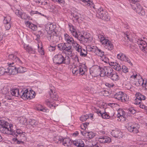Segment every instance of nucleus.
I'll return each instance as SVG.
<instances>
[{
    "mask_svg": "<svg viewBox=\"0 0 147 147\" xmlns=\"http://www.w3.org/2000/svg\"><path fill=\"white\" fill-rule=\"evenodd\" d=\"M53 63L57 65L62 64L68 65L70 63L69 57L67 56L64 57L61 53H59L55 55L53 57Z\"/></svg>",
    "mask_w": 147,
    "mask_h": 147,
    "instance_id": "1",
    "label": "nucleus"
},
{
    "mask_svg": "<svg viewBox=\"0 0 147 147\" xmlns=\"http://www.w3.org/2000/svg\"><path fill=\"white\" fill-rule=\"evenodd\" d=\"M72 143L78 147H84V145L83 141L81 139L76 140L72 142L69 138H64L62 144L65 146L69 147L71 146Z\"/></svg>",
    "mask_w": 147,
    "mask_h": 147,
    "instance_id": "2",
    "label": "nucleus"
},
{
    "mask_svg": "<svg viewBox=\"0 0 147 147\" xmlns=\"http://www.w3.org/2000/svg\"><path fill=\"white\" fill-rule=\"evenodd\" d=\"M13 131L8 122L4 120H0V131L1 133L11 134L12 132Z\"/></svg>",
    "mask_w": 147,
    "mask_h": 147,
    "instance_id": "3",
    "label": "nucleus"
},
{
    "mask_svg": "<svg viewBox=\"0 0 147 147\" xmlns=\"http://www.w3.org/2000/svg\"><path fill=\"white\" fill-rule=\"evenodd\" d=\"M98 37L105 49L110 51L113 49L114 46L112 43L109 40L106 39L103 35L99 34L98 35Z\"/></svg>",
    "mask_w": 147,
    "mask_h": 147,
    "instance_id": "4",
    "label": "nucleus"
},
{
    "mask_svg": "<svg viewBox=\"0 0 147 147\" xmlns=\"http://www.w3.org/2000/svg\"><path fill=\"white\" fill-rule=\"evenodd\" d=\"M126 127L129 132L136 134L138 132L140 126L138 124L129 122L126 125Z\"/></svg>",
    "mask_w": 147,
    "mask_h": 147,
    "instance_id": "5",
    "label": "nucleus"
},
{
    "mask_svg": "<svg viewBox=\"0 0 147 147\" xmlns=\"http://www.w3.org/2000/svg\"><path fill=\"white\" fill-rule=\"evenodd\" d=\"M25 134V132H23L20 129H18L16 131L13 130L12 131L11 133V135L15 137H16V138H15L16 140H17L18 139L21 140H24L26 138Z\"/></svg>",
    "mask_w": 147,
    "mask_h": 147,
    "instance_id": "6",
    "label": "nucleus"
},
{
    "mask_svg": "<svg viewBox=\"0 0 147 147\" xmlns=\"http://www.w3.org/2000/svg\"><path fill=\"white\" fill-rule=\"evenodd\" d=\"M96 16L98 18L105 21H108L109 20L108 16V13L104 10H96Z\"/></svg>",
    "mask_w": 147,
    "mask_h": 147,
    "instance_id": "7",
    "label": "nucleus"
},
{
    "mask_svg": "<svg viewBox=\"0 0 147 147\" xmlns=\"http://www.w3.org/2000/svg\"><path fill=\"white\" fill-rule=\"evenodd\" d=\"M7 64L8 65V72L12 75H15L17 73V70L16 67H15L14 63L12 62L11 63H8Z\"/></svg>",
    "mask_w": 147,
    "mask_h": 147,
    "instance_id": "8",
    "label": "nucleus"
},
{
    "mask_svg": "<svg viewBox=\"0 0 147 147\" xmlns=\"http://www.w3.org/2000/svg\"><path fill=\"white\" fill-rule=\"evenodd\" d=\"M100 67L98 65H94L90 69V74L94 77L98 76L100 73Z\"/></svg>",
    "mask_w": 147,
    "mask_h": 147,
    "instance_id": "9",
    "label": "nucleus"
},
{
    "mask_svg": "<svg viewBox=\"0 0 147 147\" xmlns=\"http://www.w3.org/2000/svg\"><path fill=\"white\" fill-rule=\"evenodd\" d=\"M56 28V24H47L46 26V30L47 32V34H51L53 32H57L55 29Z\"/></svg>",
    "mask_w": 147,
    "mask_h": 147,
    "instance_id": "10",
    "label": "nucleus"
},
{
    "mask_svg": "<svg viewBox=\"0 0 147 147\" xmlns=\"http://www.w3.org/2000/svg\"><path fill=\"white\" fill-rule=\"evenodd\" d=\"M90 34L87 32H85L82 36L81 42L83 44L91 42V38H90Z\"/></svg>",
    "mask_w": 147,
    "mask_h": 147,
    "instance_id": "11",
    "label": "nucleus"
},
{
    "mask_svg": "<svg viewBox=\"0 0 147 147\" xmlns=\"http://www.w3.org/2000/svg\"><path fill=\"white\" fill-rule=\"evenodd\" d=\"M51 34H47L48 39L50 41L57 42L59 40V36H58L57 32H53Z\"/></svg>",
    "mask_w": 147,
    "mask_h": 147,
    "instance_id": "12",
    "label": "nucleus"
},
{
    "mask_svg": "<svg viewBox=\"0 0 147 147\" xmlns=\"http://www.w3.org/2000/svg\"><path fill=\"white\" fill-rule=\"evenodd\" d=\"M117 57L118 59H120L121 61L127 62L130 65H133L132 63L131 62L130 59L127 57L122 53H120L117 54Z\"/></svg>",
    "mask_w": 147,
    "mask_h": 147,
    "instance_id": "13",
    "label": "nucleus"
},
{
    "mask_svg": "<svg viewBox=\"0 0 147 147\" xmlns=\"http://www.w3.org/2000/svg\"><path fill=\"white\" fill-rule=\"evenodd\" d=\"M8 58L9 60H12V62H14V64L20 65L22 63L20 59L13 54L9 55L8 56Z\"/></svg>",
    "mask_w": 147,
    "mask_h": 147,
    "instance_id": "14",
    "label": "nucleus"
},
{
    "mask_svg": "<svg viewBox=\"0 0 147 147\" xmlns=\"http://www.w3.org/2000/svg\"><path fill=\"white\" fill-rule=\"evenodd\" d=\"M73 74L75 75H77L79 73L81 75L84 74L85 71L84 70V68L82 66H79L77 67H75L72 69Z\"/></svg>",
    "mask_w": 147,
    "mask_h": 147,
    "instance_id": "15",
    "label": "nucleus"
},
{
    "mask_svg": "<svg viewBox=\"0 0 147 147\" xmlns=\"http://www.w3.org/2000/svg\"><path fill=\"white\" fill-rule=\"evenodd\" d=\"M11 20V18L9 16H7L4 17L3 23L5 24V28L6 31L9 30L11 27L10 22Z\"/></svg>",
    "mask_w": 147,
    "mask_h": 147,
    "instance_id": "16",
    "label": "nucleus"
},
{
    "mask_svg": "<svg viewBox=\"0 0 147 147\" xmlns=\"http://www.w3.org/2000/svg\"><path fill=\"white\" fill-rule=\"evenodd\" d=\"M114 97L115 98L120 100L121 102H125L126 101L125 98L123 97V92H122L116 93L114 95Z\"/></svg>",
    "mask_w": 147,
    "mask_h": 147,
    "instance_id": "17",
    "label": "nucleus"
},
{
    "mask_svg": "<svg viewBox=\"0 0 147 147\" xmlns=\"http://www.w3.org/2000/svg\"><path fill=\"white\" fill-rule=\"evenodd\" d=\"M99 141L101 143H109L111 142V138L106 136H101L98 138Z\"/></svg>",
    "mask_w": 147,
    "mask_h": 147,
    "instance_id": "18",
    "label": "nucleus"
},
{
    "mask_svg": "<svg viewBox=\"0 0 147 147\" xmlns=\"http://www.w3.org/2000/svg\"><path fill=\"white\" fill-rule=\"evenodd\" d=\"M106 76L110 78L111 74L113 73V70L112 68L110 67H105V69Z\"/></svg>",
    "mask_w": 147,
    "mask_h": 147,
    "instance_id": "19",
    "label": "nucleus"
},
{
    "mask_svg": "<svg viewBox=\"0 0 147 147\" xmlns=\"http://www.w3.org/2000/svg\"><path fill=\"white\" fill-rule=\"evenodd\" d=\"M53 91L51 89H50V91L49 92V94L50 97V98L54 100H58V96L57 95L56 92Z\"/></svg>",
    "mask_w": 147,
    "mask_h": 147,
    "instance_id": "20",
    "label": "nucleus"
},
{
    "mask_svg": "<svg viewBox=\"0 0 147 147\" xmlns=\"http://www.w3.org/2000/svg\"><path fill=\"white\" fill-rule=\"evenodd\" d=\"M25 24L27 27L29 28L33 31H36L37 30V26L29 21H27L25 22Z\"/></svg>",
    "mask_w": 147,
    "mask_h": 147,
    "instance_id": "21",
    "label": "nucleus"
},
{
    "mask_svg": "<svg viewBox=\"0 0 147 147\" xmlns=\"http://www.w3.org/2000/svg\"><path fill=\"white\" fill-rule=\"evenodd\" d=\"M24 48L27 52L29 53L34 54L35 52V50L29 45H24Z\"/></svg>",
    "mask_w": 147,
    "mask_h": 147,
    "instance_id": "22",
    "label": "nucleus"
},
{
    "mask_svg": "<svg viewBox=\"0 0 147 147\" xmlns=\"http://www.w3.org/2000/svg\"><path fill=\"white\" fill-rule=\"evenodd\" d=\"M112 136L115 138H120L121 137V132L120 131L115 130L111 132Z\"/></svg>",
    "mask_w": 147,
    "mask_h": 147,
    "instance_id": "23",
    "label": "nucleus"
},
{
    "mask_svg": "<svg viewBox=\"0 0 147 147\" xmlns=\"http://www.w3.org/2000/svg\"><path fill=\"white\" fill-rule=\"evenodd\" d=\"M75 38L81 41L82 34L78 30H77L72 34Z\"/></svg>",
    "mask_w": 147,
    "mask_h": 147,
    "instance_id": "24",
    "label": "nucleus"
},
{
    "mask_svg": "<svg viewBox=\"0 0 147 147\" xmlns=\"http://www.w3.org/2000/svg\"><path fill=\"white\" fill-rule=\"evenodd\" d=\"M72 51V49L71 46L67 44V47L65 48V49L64 52H65V53H67L68 55H69L71 54Z\"/></svg>",
    "mask_w": 147,
    "mask_h": 147,
    "instance_id": "25",
    "label": "nucleus"
},
{
    "mask_svg": "<svg viewBox=\"0 0 147 147\" xmlns=\"http://www.w3.org/2000/svg\"><path fill=\"white\" fill-rule=\"evenodd\" d=\"M135 96L137 99L141 101L145 100L146 98V97L144 95H142L141 93L139 92H137Z\"/></svg>",
    "mask_w": 147,
    "mask_h": 147,
    "instance_id": "26",
    "label": "nucleus"
},
{
    "mask_svg": "<svg viewBox=\"0 0 147 147\" xmlns=\"http://www.w3.org/2000/svg\"><path fill=\"white\" fill-rule=\"evenodd\" d=\"M10 93L12 96L19 97V90L18 89H13L11 90Z\"/></svg>",
    "mask_w": 147,
    "mask_h": 147,
    "instance_id": "27",
    "label": "nucleus"
},
{
    "mask_svg": "<svg viewBox=\"0 0 147 147\" xmlns=\"http://www.w3.org/2000/svg\"><path fill=\"white\" fill-rule=\"evenodd\" d=\"M112 65L113 66V68L116 70L118 71H121V67L120 65L116 62H113Z\"/></svg>",
    "mask_w": 147,
    "mask_h": 147,
    "instance_id": "28",
    "label": "nucleus"
},
{
    "mask_svg": "<svg viewBox=\"0 0 147 147\" xmlns=\"http://www.w3.org/2000/svg\"><path fill=\"white\" fill-rule=\"evenodd\" d=\"M111 75L110 78L112 80L117 81L119 79V76L117 73L113 72Z\"/></svg>",
    "mask_w": 147,
    "mask_h": 147,
    "instance_id": "29",
    "label": "nucleus"
},
{
    "mask_svg": "<svg viewBox=\"0 0 147 147\" xmlns=\"http://www.w3.org/2000/svg\"><path fill=\"white\" fill-rule=\"evenodd\" d=\"M87 49H83L82 51L79 52L80 55L81 56L83 57H86L87 54Z\"/></svg>",
    "mask_w": 147,
    "mask_h": 147,
    "instance_id": "30",
    "label": "nucleus"
},
{
    "mask_svg": "<svg viewBox=\"0 0 147 147\" xmlns=\"http://www.w3.org/2000/svg\"><path fill=\"white\" fill-rule=\"evenodd\" d=\"M1 91L3 94L8 96L9 94V89L6 87H4L1 89Z\"/></svg>",
    "mask_w": 147,
    "mask_h": 147,
    "instance_id": "31",
    "label": "nucleus"
},
{
    "mask_svg": "<svg viewBox=\"0 0 147 147\" xmlns=\"http://www.w3.org/2000/svg\"><path fill=\"white\" fill-rule=\"evenodd\" d=\"M105 67L104 68H101L100 67V73L99 75H100L101 77H103L105 76H106L105 71Z\"/></svg>",
    "mask_w": 147,
    "mask_h": 147,
    "instance_id": "32",
    "label": "nucleus"
},
{
    "mask_svg": "<svg viewBox=\"0 0 147 147\" xmlns=\"http://www.w3.org/2000/svg\"><path fill=\"white\" fill-rule=\"evenodd\" d=\"M97 52L96 53V54L100 57H102L104 56L105 53L104 51L98 48L97 49Z\"/></svg>",
    "mask_w": 147,
    "mask_h": 147,
    "instance_id": "33",
    "label": "nucleus"
},
{
    "mask_svg": "<svg viewBox=\"0 0 147 147\" xmlns=\"http://www.w3.org/2000/svg\"><path fill=\"white\" fill-rule=\"evenodd\" d=\"M17 73H22L25 72L26 70V68L24 67H23L21 66L19 67L18 68Z\"/></svg>",
    "mask_w": 147,
    "mask_h": 147,
    "instance_id": "34",
    "label": "nucleus"
},
{
    "mask_svg": "<svg viewBox=\"0 0 147 147\" xmlns=\"http://www.w3.org/2000/svg\"><path fill=\"white\" fill-rule=\"evenodd\" d=\"M146 42L144 41H143L142 40H140V39H138V40L137 41V43L139 45V47L140 48H141V46L142 47L143 45L145 44Z\"/></svg>",
    "mask_w": 147,
    "mask_h": 147,
    "instance_id": "35",
    "label": "nucleus"
},
{
    "mask_svg": "<svg viewBox=\"0 0 147 147\" xmlns=\"http://www.w3.org/2000/svg\"><path fill=\"white\" fill-rule=\"evenodd\" d=\"M140 49L143 52L147 53V44L146 42L142 47L141 46Z\"/></svg>",
    "mask_w": 147,
    "mask_h": 147,
    "instance_id": "36",
    "label": "nucleus"
},
{
    "mask_svg": "<svg viewBox=\"0 0 147 147\" xmlns=\"http://www.w3.org/2000/svg\"><path fill=\"white\" fill-rule=\"evenodd\" d=\"M37 109L39 111H42L44 112H48V109H47L44 108L41 105L39 106V107H38Z\"/></svg>",
    "mask_w": 147,
    "mask_h": 147,
    "instance_id": "37",
    "label": "nucleus"
},
{
    "mask_svg": "<svg viewBox=\"0 0 147 147\" xmlns=\"http://www.w3.org/2000/svg\"><path fill=\"white\" fill-rule=\"evenodd\" d=\"M28 122L29 124L32 126H33V125H36L38 124V122L32 119H30Z\"/></svg>",
    "mask_w": 147,
    "mask_h": 147,
    "instance_id": "38",
    "label": "nucleus"
},
{
    "mask_svg": "<svg viewBox=\"0 0 147 147\" xmlns=\"http://www.w3.org/2000/svg\"><path fill=\"white\" fill-rule=\"evenodd\" d=\"M135 11L140 15H144L145 14V11L144 10H135Z\"/></svg>",
    "mask_w": 147,
    "mask_h": 147,
    "instance_id": "39",
    "label": "nucleus"
},
{
    "mask_svg": "<svg viewBox=\"0 0 147 147\" xmlns=\"http://www.w3.org/2000/svg\"><path fill=\"white\" fill-rule=\"evenodd\" d=\"M134 9L133 8V9H142L141 5L139 3H137L136 4H134L133 5Z\"/></svg>",
    "mask_w": 147,
    "mask_h": 147,
    "instance_id": "40",
    "label": "nucleus"
},
{
    "mask_svg": "<svg viewBox=\"0 0 147 147\" xmlns=\"http://www.w3.org/2000/svg\"><path fill=\"white\" fill-rule=\"evenodd\" d=\"M89 117V116L87 115L82 116L80 118V120L84 121L86 120Z\"/></svg>",
    "mask_w": 147,
    "mask_h": 147,
    "instance_id": "41",
    "label": "nucleus"
},
{
    "mask_svg": "<svg viewBox=\"0 0 147 147\" xmlns=\"http://www.w3.org/2000/svg\"><path fill=\"white\" fill-rule=\"evenodd\" d=\"M103 119H108L110 117L105 111V112L102 113L101 116Z\"/></svg>",
    "mask_w": 147,
    "mask_h": 147,
    "instance_id": "42",
    "label": "nucleus"
},
{
    "mask_svg": "<svg viewBox=\"0 0 147 147\" xmlns=\"http://www.w3.org/2000/svg\"><path fill=\"white\" fill-rule=\"evenodd\" d=\"M86 134H87V136H88V138L90 139H91L94 137L95 135L94 134L92 131L87 132Z\"/></svg>",
    "mask_w": 147,
    "mask_h": 147,
    "instance_id": "43",
    "label": "nucleus"
},
{
    "mask_svg": "<svg viewBox=\"0 0 147 147\" xmlns=\"http://www.w3.org/2000/svg\"><path fill=\"white\" fill-rule=\"evenodd\" d=\"M56 49V45H50L49 47V50L50 52L54 51Z\"/></svg>",
    "mask_w": 147,
    "mask_h": 147,
    "instance_id": "44",
    "label": "nucleus"
},
{
    "mask_svg": "<svg viewBox=\"0 0 147 147\" xmlns=\"http://www.w3.org/2000/svg\"><path fill=\"white\" fill-rule=\"evenodd\" d=\"M7 71H5V69L3 67H0V75H3L5 73H7Z\"/></svg>",
    "mask_w": 147,
    "mask_h": 147,
    "instance_id": "45",
    "label": "nucleus"
},
{
    "mask_svg": "<svg viewBox=\"0 0 147 147\" xmlns=\"http://www.w3.org/2000/svg\"><path fill=\"white\" fill-rule=\"evenodd\" d=\"M127 111H128V113L132 114H134L136 112V111L133 107H131L128 109Z\"/></svg>",
    "mask_w": 147,
    "mask_h": 147,
    "instance_id": "46",
    "label": "nucleus"
},
{
    "mask_svg": "<svg viewBox=\"0 0 147 147\" xmlns=\"http://www.w3.org/2000/svg\"><path fill=\"white\" fill-rule=\"evenodd\" d=\"M34 97L35 95L34 94L32 95V96H31L30 92H29L28 91V92H27V98H26V99H31L34 98Z\"/></svg>",
    "mask_w": 147,
    "mask_h": 147,
    "instance_id": "47",
    "label": "nucleus"
},
{
    "mask_svg": "<svg viewBox=\"0 0 147 147\" xmlns=\"http://www.w3.org/2000/svg\"><path fill=\"white\" fill-rule=\"evenodd\" d=\"M136 84L138 86L143 85V82H142V79L138 80V82H136Z\"/></svg>",
    "mask_w": 147,
    "mask_h": 147,
    "instance_id": "48",
    "label": "nucleus"
},
{
    "mask_svg": "<svg viewBox=\"0 0 147 147\" xmlns=\"http://www.w3.org/2000/svg\"><path fill=\"white\" fill-rule=\"evenodd\" d=\"M22 12V10H16L15 11V13L19 17H20Z\"/></svg>",
    "mask_w": 147,
    "mask_h": 147,
    "instance_id": "49",
    "label": "nucleus"
},
{
    "mask_svg": "<svg viewBox=\"0 0 147 147\" xmlns=\"http://www.w3.org/2000/svg\"><path fill=\"white\" fill-rule=\"evenodd\" d=\"M121 69L123 71L124 73H126L128 72V68L125 65L122 66V68Z\"/></svg>",
    "mask_w": 147,
    "mask_h": 147,
    "instance_id": "50",
    "label": "nucleus"
},
{
    "mask_svg": "<svg viewBox=\"0 0 147 147\" xmlns=\"http://www.w3.org/2000/svg\"><path fill=\"white\" fill-rule=\"evenodd\" d=\"M62 45L61 46V51H64L65 49V48L67 47V43H62Z\"/></svg>",
    "mask_w": 147,
    "mask_h": 147,
    "instance_id": "51",
    "label": "nucleus"
},
{
    "mask_svg": "<svg viewBox=\"0 0 147 147\" xmlns=\"http://www.w3.org/2000/svg\"><path fill=\"white\" fill-rule=\"evenodd\" d=\"M77 30L74 28L73 26H71L70 27V30L71 31L72 34H73Z\"/></svg>",
    "mask_w": 147,
    "mask_h": 147,
    "instance_id": "52",
    "label": "nucleus"
},
{
    "mask_svg": "<svg viewBox=\"0 0 147 147\" xmlns=\"http://www.w3.org/2000/svg\"><path fill=\"white\" fill-rule=\"evenodd\" d=\"M64 138H63L62 137H59V136H57V140H58V141L57 142L58 143H62V142L63 141V140L64 139Z\"/></svg>",
    "mask_w": 147,
    "mask_h": 147,
    "instance_id": "53",
    "label": "nucleus"
},
{
    "mask_svg": "<svg viewBox=\"0 0 147 147\" xmlns=\"http://www.w3.org/2000/svg\"><path fill=\"white\" fill-rule=\"evenodd\" d=\"M28 92L27 90H26L24 91V93L23 94L22 96H21V98L23 99H26L27 98V92Z\"/></svg>",
    "mask_w": 147,
    "mask_h": 147,
    "instance_id": "54",
    "label": "nucleus"
},
{
    "mask_svg": "<svg viewBox=\"0 0 147 147\" xmlns=\"http://www.w3.org/2000/svg\"><path fill=\"white\" fill-rule=\"evenodd\" d=\"M36 13H38L39 14H40L42 16H44L45 17H46L45 16H44V14H41V13L39 12L38 11H32L30 12V14L31 15H33L34 14H36Z\"/></svg>",
    "mask_w": 147,
    "mask_h": 147,
    "instance_id": "55",
    "label": "nucleus"
},
{
    "mask_svg": "<svg viewBox=\"0 0 147 147\" xmlns=\"http://www.w3.org/2000/svg\"><path fill=\"white\" fill-rule=\"evenodd\" d=\"M83 49L82 47L79 45L76 48V49L77 51H78V52L79 53V52H80L81 51H82V50Z\"/></svg>",
    "mask_w": 147,
    "mask_h": 147,
    "instance_id": "56",
    "label": "nucleus"
},
{
    "mask_svg": "<svg viewBox=\"0 0 147 147\" xmlns=\"http://www.w3.org/2000/svg\"><path fill=\"white\" fill-rule=\"evenodd\" d=\"M27 17V16L25 13L22 12V13L21 14L20 17L22 19H25Z\"/></svg>",
    "mask_w": 147,
    "mask_h": 147,
    "instance_id": "57",
    "label": "nucleus"
},
{
    "mask_svg": "<svg viewBox=\"0 0 147 147\" xmlns=\"http://www.w3.org/2000/svg\"><path fill=\"white\" fill-rule=\"evenodd\" d=\"M74 40L71 37H70L67 40V43L68 44H72L73 43V42H74Z\"/></svg>",
    "mask_w": 147,
    "mask_h": 147,
    "instance_id": "58",
    "label": "nucleus"
},
{
    "mask_svg": "<svg viewBox=\"0 0 147 147\" xmlns=\"http://www.w3.org/2000/svg\"><path fill=\"white\" fill-rule=\"evenodd\" d=\"M141 101L138 100V99H137V98H136L135 100L134 103L136 105H140V104H141Z\"/></svg>",
    "mask_w": 147,
    "mask_h": 147,
    "instance_id": "59",
    "label": "nucleus"
},
{
    "mask_svg": "<svg viewBox=\"0 0 147 147\" xmlns=\"http://www.w3.org/2000/svg\"><path fill=\"white\" fill-rule=\"evenodd\" d=\"M71 15L73 16L74 18L76 19V21H78L79 17L78 15L75 14L74 13L71 12Z\"/></svg>",
    "mask_w": 147,
    "mask_h": 147,
    "instance_id": "60",
    "label": "nucleus"
},
{
    "mask_svg": "<svg viewBox=\"0 0 147 147\" xmlns=\"http://www.w3.org/2000/svg\"><path fill=\"white\" fill-rule=\"evenodd\" d=\"M54 2H57L59 3L63 4L64 2V0H52Z\"/></svg>",
    "mask_w": 147,
    "mask_h": 147,
    "instance_id": "61",
    "label": "nucleus"
},
{
    "mask_svg": "<svg viewBox=\"0 0 147 147\" xmlns=\"http://www.w3.org/2000/svg\"><path fill=\"white\" fill-rule=\"evenodd\" d=\"M103 61L106 63H108L109 62L108 58L105 56H104V58L103 59Z\"/></svg>",
    "mask_w": 147,
    "mask_h": 147,
    "instance_id": "62",
    "label": "nucleus"
},
{
    "mask_svg": "<svg viewBox=\"0 0 147 147\" xmlns=\"http://www.w3.org/2000/svg\"><path fill=\"white\" fill-rule=\"evenodd\" d=\"M94 47V46H92V47L88 46L86 48V49H87V51H89L91 52Z\"/></svg>",
    "mask_w": 147,
    "mask_h": 147,
    "instance_id": "63",
    "label": "nucleus"
},
{
    "mask_svg": "<svg viewBox=\"0 0 147 147\" xmlns=\"http://www.w3.org/2000/svg\"><path fill=\"white\" fill-rule=\"evenodd\" d=\"M72 45L74 48H76L79 45V44H78L76 41H74V42H73Z\"/></svg>",
    "mask_w": 147,
    "mask_h": 147,
    "instance_id": "64",
    "label": "nucleus"
}]
</instances>
